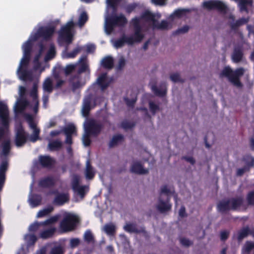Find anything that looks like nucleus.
I'll return each instance as SVG.
<instances>
[{"label":"nucleus","mask_w":254,"mask_h":254,"mask_svg":"<svg viewBox=\"0 0 254 254\" xmlns=\"http://www.w3.org/2000/svg\"><path fill=\"white\" fill-rule=\"evenodd\" d=\"M55 29V27L53 25L46 27L38 25L31 33L28 40L22 44L23 56L16 71L17 75L20 80L32 81L34 77L33 71L39 70L40 75L44 70V67H42L39 62V59L45 50V47L42 44L39 46L38 54L34 58L33 69H29V63L33 43L39 37H42L44 39H49L54 33Z\"/></svg>","instance_id":"nucleus-1"},{"label":"nucleus","mask_w":254,"mask_h":254,"mask_svg":"<svg viewBox=\"0 0 254 254\" xmlns=\"http://www.w3.org/2000/svg\"><path fill=\"white\" fill-rule=\"evenodd\" d=\"M38 83V80L34 82L32 88L30 92V95L33 99L31 104H30L26 99L23 97L26 92V88L22 86L19 87L18 94L19 98L17 99L13 107L16 116L18 114L22 113L25 109L32 108L35 113H37L39 105V100L37 96Z\"/></svg>","instance_id":"nucleus-2"},{"label":"nucleus","mask_w":254,"mask_h":254,"mask_svg":"<svg viewBox=\"0 0 254 254\" xmlns=\"http://www.w3.org/2000/svg\"><path fill=\"white\" fill-rule=\"evenodd\" d=\"M161 15L159 13L152 14L149 11H145L140 18H136L138 19V23L141 31L144 23L153 29L165 30L170 28L171 25L167 21L162 20L160 22L158 21Z\"/></svg>","instance_id":"nucleus-3"},{"label":"nucleus","mask_w":254,"mask_h":254,"mask_svg":"<svg viewBox=\"0 0 254 254\" xmlns=\"http://www.w3.org/2000/svg\"><path fill=\"white\" fill-rule=\"evenodd\" d=\"M138 19L134 18L132 20V23L134 26V34L128 36H124L121 39L116 40L113 42L114 47L115 48H119L123 47L125 43H127L128 45H132L136 42H140L143 38V35L141 32L140 27L138 25Z\"/></svg>","instance_id":"nucleus-4"},{"label":"nucleus","mask_w":254,"mask_h":254,"mask_svg":"<svg viewBox=\"0 0 254 254\" xmlns=\"http://www.w3.org/2000/svg\"><path fill=\"white\" fill-rule=\"evenodd\" d=\"M84 133L82 136V142L84 146L90 143V136L96 135L100 131V125L94 120H87L84 124Z\"/></svg>","instance_id":"nucleus-5"},{"label":"nucleus","mask_w":254,"mask_h":254,"mask_svg":"<svg viewBox=\"0 0 254 254\" xmlns=\"http://www.w3.org/2000/svg\"><path fill=\"white\" fill-rule=\"evenodd\" d=\"M74 25L73 19H72L62 27L59 32L58 41L60 44H69L72 42L73 36L74 35Z\"/></svg>","instance_id":"nucleus-6"},{"label":"nucleus","mask_w":254,"mask_h":254,"mask_svg":"<svg viewBox=\"0 0 254 254\" xmlns=\"http://www.w3.org/2000/svg\"><path fill=\"white\" fill-rule=\"evenodd\" d=\"M245 69L243 68H238L233 71L230 67L226 66L222 70L220 75L228 77L229 80L235 85L239 87L241 86L239 78L243 75Z\"/></svg>","instance_id":"nucleus-7"},{"label":"nucleus","mask_w":254,"mask_h":254,"mask_svg":"<svg viewBox=\"0 0 254 254\" xmlns=\"http://www.w3.org/2000/svg\"><path fill=\"white\" fill-rule=\"evenodd\" d=\"M78 217L72 213H65L63 220L60 224V228L63 232H68L72 230L78 222Z\"/></svg>","instance_id":"nucleus-8"},{"label":"nucleus","mask_w":254,"mask_h":254,"mask_svg":"<svg viewBox=\"0 0 254 254\" xmlns=\"http://www.w3.org/2000/svg\"><path fill=\"white\" fill-rule=\"evenodd\" d=\"M243 199L241 197L232 198L228 200H224L220 202L218 205L219 211L224 212L230 209L236 210L242 205Z\"/></svg>","instance_id":"nucleus-9"},{"label":"nucleus","mask_w":254,"mask_h":254,"mask_svg":"<svg viewBox=\"0 0 254 254\" xmlns=\"http://www.w3.org/2000/svg\"><path fill=\"white\" fill-rule=\"evenodd\" d=\"M80 177L76 175H74L72 177L71 185L72 189L74 193L82 199L88 190V188L86 186H80Z\"/></svg>","instance_id":"nucleus-10"},{"label":"nucleus","mask_w":254,"mask_h":254,"mask_svg":"<svg viewBox=\"0 0 254 254\" xmlns=\"http://www.w3.org/2000/svg\"><path fill=\"white\" fill-rule=\"evenodd\" d=\"M169 198H164L159 196L155 204V207L161 213H166L170 211L172 205L169 202Z\"/></svg>","instance_id":"nucleus-11"},{"label":"nucleus","mask_w":254,"mask_h":254,"mask_svg":"<svg viewBox=\"0 0 254 254\" xmlns=\"http://www.w3.org/2000/svg\"><path fill=\"white\" fill-rule=\"evenodd\" d=\"M25 118L28 122L30 127L32 129V134L29 136V140L34 142L39 139L40 129L37 127L36 124L33 121L31 115H26Z\"/></svg>","instance_id":"nucleus-12"},{"label":"nucleus","mask_w":254,"mask_h":254,"mask_svg":"<svg viewBox=\"0 0 254 254\" xmlns=\"http://www.w3.org/2000/svg\"><path fill=\"white\" fill-rule=\"evenodd\" d=\"M203 6L209 10L217 9L221 11L225 10L227 7L225 3L218 0H211L204 1L203 3Z\"/></svg>","instance_id":"nucleus-13"},{"label":"nucleus","mask_w":254,"mask_h":254,"mask_svg":"<svg viewBox=\"0 0 254 254\" xmlns=\"http://www.w3.org/2000/svg\"><path fill=\"white\" fill-rule=\"evenodd\" d=\"M27 135L22 127L19 125L16 128L15 144L18 147L22 146L26 141Z\"/></svg>","instance_id":"nucleus-14"},{"label":"nucleus","mask_w":254,"mask_h":254,"mask_svg":"<svg viewBox=\"0 0 254 254\" xmlns=\"http://www.w3.org/2000/svg\"><path fill=\"white\" fill-rule=\"evenodd\" d=\"M112 80V77H108L106 73H103L98 78L97 84L103 90L109 85Z\"/></svg>","instance_id":"nucleus-15"},{"label":"nucleus","mask_w":254,"mask_h":254,"mask_svg":"<svg viewBox=\"0 0 254 254\" xmlns=\"http://www.w3.org/2000/svg\"><path fill=\"white\" fill-rule=\"evenodd\" d=\"M131 171L138 174H145L148 173V170L143 167L139 161H134L130 167Z\"/></svg>","instance_id":"nucleus-16"},{"label":"nucleus","mask_w":254,"mask_h":254,"mask_svg":"<svg viewBox=\"0 0 254 254\" xmlns=\"http://www.w3.org/2000/svg\"><path fill=\"white\" fill-rule=\"evenodd\" d=\"M42 88L44 93L48 94L52 93L54 88L53 79L50 77H47L43 83Z\"/></svg>","instance_id":"nucleus-17"},{"label":"nucleus","mask_w":254,"mask_h":254,"mask_svg":"<svg viewBox=\"0 0 254 254\" xmlns=\"http://www.w3.org/2000/svg\"><path fill=\"white\" fill-rule=\"evenodd\" d=\"M64 131L66 136V143L71 144L72 143L71 135L75 131V126L73 124H69L64 128Z\"/></svg>","instance_id":"nucleus-18"},{"label":"nucleus","mask_w":254,"mask_h":254,"mask_svg":"<svg viewBox=\"0 0 254 254\" xmlns=\"http://www.w3.org/2000/svg\"><path fill=\"white\" fill-rule=\"evenodd\" d=\"M56 231V228L54 227H48L47 225L45 226L44 228H42L40 233V237L43 239L49 238L54 234Z\"/></svg>","instance_id":"nucleus-19"},{"label":"nucleus","mask_w":254,"mask_h":254,"mask_svg":"<svg viewBox=\"0 0 254 254\" xmlns=\"http://www.w3.org/2000/svg\"><path fill=\"white\" fill-rule=\"evenodd\" d=\"M91 98L90 97H87L83 100L81 112L84 117H86L88 115L91 108Z\"/></svg>","instance_id":"nucleus-20"},{"label":"nucleus","mask_w":254,"mask_h":254,"mask_svg":"<svg viewBox=\"0 0 254 254\" xmlns=\"http://www.w3.org/2000/svg\"><path fill=\"white\" fill-rule=\"evenodd\" d=\"M95 171L90 164V161L87 160L86 162V168L84 171V175L86 179H92L95 175Z\"/></svg>","instance_id":"nucleus-21"},{"label":"nucleus","mask_w":254,"mask_h":254,"mask_svg":"<svg viewBox=\"0 0 254 254\" xmlns=\"http://www.w3.org/2000/svg\"><path fill=\"white\" fill-rule=\"evenodd\" d=\"M7 168V162L3 161L0 165V190H1L5 180V173Z\"/></svg>","instance_id":"nucleus-22"},{"label":"nucleus","mask_w":254,"mask_h":254,"mask_svg":"<svg viewBox=\"0 0 254 254\" xmlns=\"http://www.w3.org/2000/svg\"><path fill=\"white\" fill-rule=\"evenodd\" d=\"M82 50V47L77 46L71 52H67L66 49L62 53L63 59H72L74 58Z\"/></svg>","instance_id":"nucleus-23"},{"label":"nucleus","mask_w":254,"mask_h":254,"mask_svg":"<svg viewBox=\"0 0 254 254\" xmlns=\"http://www.w3.org/2000/svg\"><path fill=\"white\" fill-rule=\"evenodd\" d=\"M174 193V190L171 186H163L160 190V197L164 198H169L170 196Z\"/></svg>","instance_id":"nucleus-24"},{"label":"nucleus","mask_w":254,"mask_h":254,"mask_svg":"<svg viewBox=\"0 0 254 254\" xmlns=\"http://www.w3.org/2000/svg\"><path fill=\"white\" fill-rule=\"evenodd\" d=\"M69 196L67 193H63L57 195L54 199V202L57 205H63L68 201Z\"/></svg>","instance_id":"nucleus-25"},{"label":"nucleus","mask_w":254,"mask_h":254,"mask_svg":"<svg viewBox=\"0 0 254 254\" xmlns=\"http://www.w3.org/2000/svg\"><path fill=\"white\" fill-rule=\"evenodd\" d=\"M107 235L109 236H113L115 234L116 230V227L113 223H108L105 225L102 228Z\"/></svg>","instance_id":"nucleus-26"},{"label":"nucleus","mask_w":254,"mask_h":254,"mask_svg":"<svg viewBox=\"0 0 254 254\" xmlns=\"http://www.w3.org/2000/svg\"><path fill=\"white\" fill-rule=\"evenodd\" d=\"M189 11L188 9H178L170 15V18L172 19L181 18L185 16Z\"/></svg>","instance_id":"nucleus-27"},{"label":"nucleus","mask_w":254,"mask_h":254,"mask_svg":"<svg viewBox=\"0 0 254 254\" xmlns=\"http://www.w3.org/2000/svg\"><path fill=\"white\" fill-rule=\"evenodd\" d=\"M41 165L44 167H50L54 164V160L49 156H43L39 157Z\"/></svg>","instance_id":"nucleus-28"},{"label":"nucleus","mask_w":254,"mask_h":254,"mask_svg":"<svg viewBox=\"0 0 254 254\" xmlns=\"http://www.w3.org/2000/svg\"><path fill=\"white\" fill-rule=\"evenodd\" d=\"M29 203L32 207H35L40 204L41 197L39 195H31L29 197Z\"/></svg>","instance_id":"nucleus-29"},{"label":"nucleus","mask_w":254,"mask_h":254,"mask_svg":"<svg viewBox=\"0 0 254 254\" xmlns=\"http://www.w3.org/2000/svg\"><path fill=\"white\" fill-rule=\"evenodd\" d=\"M248 160L249 162V163L247 166H245L243 168L239 169L237 170V174L238 176L242 175L245 172L249 170L250 167L253 166L254 164V159L251 156L248 157Z\"/></svg>","instance_id":"nucleus-30"},{"label":"nucleus","mask_w":254,"mask_h":254,"mask_svg":"<svg viewBox=\"0 0 254 254\" xmlns=\"http://www.w3.org/2000/svg\"><path fill=\"white\" fill-rule=\"evenodd\" d=\"M252 251H254V243L248 241L243 247L242 254H249Z\"/></svg>","instance_id":"nucleus-31"},{"label":"nucleus","mask_w":254,"mask_h":254,"mask_svg":"<svg viewBox=\"0 0 254 254\" xmlns=\"http://www.w3.org/2000/svg\"><path fill=\"white\" fill-rule=\"evenodd\" d=\"M248 235H251L254 237V230H251L248 228L242 229L239 233L238 239L241 240Z\"/></svg>","instance_id":"nucleus-32"},{"label":"nucleus","mask_w":254,"mask_h":254,"mask_svg":"<svg viewBox=\"0 0 254 254\" xmlns=\"http://www.w3.org/2000/svg\"><path fill=\"white\" fill-rule=\"evenodd\" d=\"M56 50L54 46L51 45L50 48L45 57L44 60L47 62L53 59L56 56Z\"/></svg>","instance_id":"nucleus-33"},{"label":"nucleus","mask_w":254,"mask_h":254,"mask_svg":"<svg viewBox=\"0 0 254 254\" xmlns=\"http://www.w3.org/2000/svg\"><path fill=\"white\" fill-rule=\"evenodd\" d=\"M102 65L107 68H112L113 66L114 61L113 58L110 56L104 58L101 61Z\"/></svg>","instance_id":"nucleus-34"},{"label":"nucleus","mask_w":254,"mask_h":254,"mask_svg":"<svg viewBox=\"0 0 254 254\" xmlns=\"http://www.w3.org/2000/svg\"><path fill=\"white\" fill-rule=\"evenodd\" d=\"M45 226L43 222H35L30 225L29 227V231L30 232H36L37 231H41L42 228H44Z\"/></svg>","instance_id":"nucleus-35"},{"label":"nucleus","mask_w":254,"mask_h":254,"mask_svg":"<svg viewBox=\"0 0 254 254\" xmlns=\"http://www.w3.org/2000/svg\"><path fill=\"white\" fill-rule=\"evenodd\" d=\"M54 184V180L51 177L44 178L40 180L39 185L43 188L48 187Z\"/></svg>","instance_id":"nucleus-36"},{"label":"nucleus","mask_w":254,"mask_h":254,"mask_svg":"<svg viewBox=\"0 0 254 254\" xmlns=\"http://www.w3.org/2000/svg\"><path fill=\"white\" fill-rule=\"evenodd\" d=\"M249 21V18H242L236 22H231V26L232 29H236L238 27L245 24Z\"/></svg>","instance_id":"nucleus-37"},{"label":"nucleus","mask_w":254,"mask_h":254,"mask_svg":"<svg viewBox=\"0 0 254 254\" xmlns=\"http://www.w3.org/2000/svg\"><path fill=\"white\" fill-rule=\"evenodd\" d=\"M71 83L73 87L75 89L83 86L85 84V81L81 80L80 77L78 75L72 79Z\"/></svg>","instance_id":"nucleus-38"},{"label":"nucleus","mask_w":254,"mask_h":254,"mask_svg":"<svg viewBox=\"0 0 254 254\" xmlns=\"http://www.w3.org/2000/svg\"><path fill=\"white\" fill-rule=\"evenodd\" d=\"M243 57L242 51L240 49H235L232 56L233 61L235 63L240 62Z\"/></svg>","instance_id":"nucleus-39"},{"label":"nucleus","mask_w":254,"mask_h":254,"mask_svg":"<svg viewBox=\"0 0 254 254\" xmlns=\"http://www.w3.org/2000/svg\"><path fill=\"white\" fill-rule=\"evenodd\" d=\"M80 67L78 69L79 73L85 71L88 69V64L86 62V58H81L79 60Z\"/></svg>","instance_id":"nucleus-40"},{"label":"nucleus","mask_w":254,"mask_h":254,"mask_svg":"<svg viewBox=\"0 0 254 254\" xmlns=\"http://www.w3.org/2000/svg\"><path fill=\"white\" fill-rule=\"evenodd\" d=\"M37 238L34 234H27L25 236V240L28 246L34 244Z\"/></svg>","instance_id":"nucleus-41"},{"label":"nucleus","mask_w":254,"mask_h":254,"mask_svg":"<svg viewBox=\"0 0 254 254\" xmlns=\"http://www.w3.org/2000/svg\"><path fill=\"white\" fill-rule=\"evenodd\" d=\"M53 210V207L52 206H48L47 208L39 211L37 214V217L42 218L45 217L51 213Z\"/></svg>","instance_id":"nucleus-42"},{"label":"nucleus","mask_w":254,"mask_h":254,"mask_svg":"<svg viewBox=\"0 0 254 254\" xmlns=\"http://www.w3.org/2000/svg\"><path fill=\"white\" fill-rule=\"evenodd\" d=\"M152 89L154 93L158 96H163L166 94V87L165 84H164L160 88H158L156 87H152Z\"/></svg>","instance_id":"nucleus-43"},{"label":"nucleus","mask_w":254,"mask_h":254,"mask_svg":"<svg viewBox=\"0 0 254 254\" xmlns=\"http://www.w3.org/2000/svg\"><path fill=\"white\" fill-rule=\"evenodd\" d=\"M124 230L129 233H137L138 230L135 224L130 223H127L124 227Z\"/></svg>","instance_id":"nucleus-44"},{"label":"nucleus","mask_w":254,"mask_h":254,"mask_svg":"<svg viewBox=\"0 0 254 254\" xmlns=\"http://www.w3.org/2000/svg\"><path fill=\"white\" fill-rule=\"evenodd\" d=\"M62 146V142L59 140L50 142L48 144V148L50 150L59 149Z\"/></svg>","instance_id":"nucleus-45"},{"label":"nucleus","mask_w":254,"mask_h":254,"mask_svg":"<svg viewBox=\"0 0 254 254\" xmlns=\"http://www.w3.org/2000/svg\"><path fill=\"white\" fill-rule=\"evenodd\" d=\"M123 136L121 135H116L113 136L109 143L110 147H113L122 142Z\"/></svg>","instance_id":"nucleus-46"},{"label":"nucleus","mask_w":254,"mask_h":254,"mask_svg":"<svg viewBox=\"0 0 254 254\" xmlns=\"http://www.w3.org/2000/svg\"><path fill=\"white\" fill-rule=\"evenodd\" d=\"M60 215H56L54 216L51 217L49 219L46 220L45 221H43V224L44 226L45 225L49 226L50 225L53 224L57 222L58 220L60 219Z\"/></svg>","instance_id":"nucleus-47"},{"label":"nucleus","mask_w":254,"mask_h":254,"mask_svg":"<svg viewBox=\"0 0 254 254\" xmlns=\"http://www.w3.org/2000/svg\"><path fill=\"white\" fill-rule=\"evenodd\" d=\"M149 106L150 111L153 115H154L156 113L158 112L160 110V108L158 105L155 104L152 101L149 102Z\"/></svg>","instance_id":"nucleus-48"},{"label":"nucleus","mask_w":254,"mask_h":254,"mask_svg":"<svg viewBox=\"0 0 254 254\" xmlns=\"http://www.w3.org/2000/svg\"><path fill=\"white\" fill-rule=\"evenodd\" d=\"M2 154L4 155L7 154L10 149V144L9 140L5 141L2 145Z\"/></svg>","instance_id":"nucleus-49"},{"label":"nucleus","mask_w":254,"mask_h":254,"mask_svg":"<svg viewBox=\"0 0 254 254\" xmlns=\"http://www.w3.org/2000/svg\"><path fill=\"white\" fill-rule=\"evenodd\" d=\"M88 19V17L85 12H82L79 18V20L78 22V25L80 27H82L84 23L86 22Z\"/></svg>","instance_id":"nucleus-50"},{"label":"nucleus","mask_w":254,"mask_h":254,"mask_svg":"<svg viewBox=\"0 0 254 254\" xmlns=\"http://www.w3.org/2000/svg\"><path fill=\"white\" fill-rule=\"evenodd\" d=\"M170 79L174 82H183L184 81V80L182 78L180 75L178 73L171 74Z\"/></svg>","instance_id":"nucleus-51"},{"label":"nucleus","mask_w":254,"mask_h":254,"mask_svg":"<svg viewBox=\"0 0 254 254\" xmlns=\"http://www.w3.org/2000/svg\"><path fill=\"white\" fill-rule=\"evenodd\" d=\"M84 238L85 241L88 243H91L93 241V236L90 231L87 230L85 232Z\"/></svg>","instance_id":"nucleus-52"},{"label":"nucleus","mask_w":254,"mask_h":254,"mask_svg":"<svg viewBox=\"0 0 254 254\" xmlns=\"http://www.w3.org/2000/svg\"><path fill=\"white\" fill-rule=\"evenodd\" d=\"M76 64H72L66 65L64 69V71L65 73L67 74L70 73L72 71H73L75 69V67L76 66Z\"/></svg>","instance_id":"nucleus-53"},{"label":"nucleus","mask_w":254,"mask_h":254,"mask_svg":"<svg viewBox=\"0 0 254 254\" xmlns=\"http://www.w3.org/2000/svg\"><path fill=\"white\" fill-rule=\"evenodd\" d=\"M189 27L188 25H184L183 27L179 28L177 31L176 33L178 34H184L187 32L189 30Z\"/></svg>","instance_id":"nucleus-54"},{"label":"nucleus","mask_w":254,"mask_h":254,"mask_svg":"<svg viewBox=\"0 0 254 254\" xmlns=\"http://www.w3.org/2000/svg\"><path fill=\"white\" fill-rule=\"evenodd\" d=\"M63 252L61 247H56L51 252V254H63Z\"/></svg>","instance_id":"nucleus-55"},{"label":"nucleus","mask_w":254,"mask_h":254,"mask_svg":"<svg viewBox=\"0 0 254 254\" xmlns=\"http://www.w3.org/2000/svg\"><path fill=\"white\" fill-rule=\"evenodd\" d=\"M247 200L249 204H254V192H251L248 194Z\"/></svg>","instance_id":"nucleus-56"},{"label":"nucleus","mask_w":254,"mask_h":254,"mask_svg":"<svg viewBox=\"0 0 254 254\" xmlns=\"http://www.w3.org/2000/svg\"><path fill=\"white\" fill-rule=\"evenodd\" d=\"M80 242L79 239L77 238L71 239L70 241V245L72 248H74L77 246Z\"/></svg>","instance_id":"nucleus-57"},{"label":"nucleus","mask_w":254,"mask_h":254,"mask_svg":"<svg viewBox=\"0 0 254 254\" xmlns=\"http://www.w3.org/2000/svg\"><path fill=\"white\" fill-rule=\"evenodd\" d=\"M180 242L184 246H189L192 244L191 242L186 238H181Z\"/></svg>","instance_id":"nucleus-58"},{"label":"nucleus","mask_w":254,"mask_h":254,"mask_svg":"<svg viewBox=\"0 0 254 254\" xmlns=\"http://www.w3.org/2000/svg\"><path fill=\"white\" fill-rule=\"evenodd\" d=\"M167 0H151V2L155 5H163L166 4Z\"/></svg>","instance_id":"nucleus-59"},{"label":"nucleus","mask_w":254,"mask_h":254,"mask_svg":"<svg viewBox=\"0 0 254 254\" xmlns=\"http://www.w3.org/2000/svg\"><path fill=\"white\" fill-rule=\"evenodd\" d=\"M126 64V60L123 57H121L118 63V68L121 69Z\"/></svg>","instance_id":"nucleus-60"},{"label":"nucleus","mask_w":254,"mask_h":254,"mask_svg":"<svg viewBox=\"0 0 254 254\" xmlns=\"http://www.w3.org/2000/svg\"><path fill=\"white\" fill-rule=\"evenodd\" d=\"M44 93V95L43 96V107L45 108H47V104L48 102L49 95L48 94Z\"/></svg>","instance_id":"nucleus-61"},{"label":"nucleus","mask_w":254,"mask_h":254,"mask_svg":"<svg viewBox=\"0 0 254 254\" xmlns=\"http://www.w3.org/2000/svg\"><path fill=\"white\" fill-rule=\"evenodd\" d=\"M95 47L94 45L90 44L86 46V50L88 53H91L94 51Z\"/></svg>","instance_id":"nucleus-62"},{"label":"nucleus","mask_w":254,"mask_h":254,"mask_svg":"<svg viewBox=\"0 0 254 254\" xmlns=\"http://www.w3.org/2000/svg\"><path fill=\"white\" fill-rule=\"evenodd\" d=\"M247 29L249 31V35L250 36V35H254V27L252 25H247Z\"/></svg>","instance_id":"nucleus-63"},{"label":"nucleus","mask_w":254,"mask_h":254,"mask_svg":"<svg viewBox=\"0 0 254 254\" xmlns=\"http://www.w3.org/2000/svg\"><path fill=\"white\" fill-rule=\"evenodd\" d=\"M228 236V233L226 231L222 232L221 233V239L222 240H226Z\"/></svg>","instance_id":"nucleus-64"}]
</instances>
